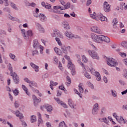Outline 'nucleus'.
<instances>
[{"label": "nucleus", "instance_id": "f257e3e1", "mask_svg": "<svg viewBox=\"0 0 127 127\" xmlns=\"http://www.w3.org/2000/svg\"><path fill=\"white\" fill-rule=\"evenodd\" d=\"M55 40L58 45L61 47V50L57 47H55L54 48V51L58 55L62 56L63 54H68V53H71V47L63 45L61 42V40L58 37H56Z\"/></svg>", "mask_w": 127, "mask_h": 127}, {"label": "nucleus", "instance_id": "f03ea898", "mask_svg": "<svg viewBox=\"0 0 127 127\" xmlns=\"http://www.w3.org/2000/svg\"><path fill=\"white\" fill-rule=\"evenodd\" d=\"M91 37L94 42L96 43H99L102 44L103 42H106V43H110L111 39L109 37L103 35H97L95 33H91Z\"/></svg>", "mask_w": 127, "mask_h": 127}, {"label": "nucleus", "instance_id": "7ed1b4c3", "mask_svg": "<svg viewBox=\"0 0 127 127\" xmlns=\"http://www.w3.org/2000/svg\"><path fill=\"white\" fill-rule=\"evenodd\" d=\"M90 16L93 18V19H95L97 21H107V17L104 16L102 13H98L96 14L95 12H93V14H90Z\"/></svg>", "mask_w": 127, "mask_h": 127}, {"label": "nucleus", "instance_id": "20e7f679", "mask_svg": "<svg viewBox=\"0 0 127 127\" xmlns=\"http://www.w3.org/2000/svg\"><path fill=\"white\" fill-rule=\"evenodd\" d=\"M21 33L25 40H28L29 39V37H31L33 36V32H32V30H28L27 31V34L25 32V29H21L20 30Z\"/></svg>", "mask_w": 127, "mask_h": 127}, {"label": "nucleus", "instance_id": "39448f33", "mask_svg": "<svg viewBox=\"0 0 127 127\" xmlns=\"http://www.w3.org/2000/svg\"><path fill=\"white\" fill-rule=\"evenodd\" d=\"M107 64L110 67H116L118 65V62L113 58H107Z\"/></svg>", "mask_w": 127, "mask_h": 127}, {"label": "nucleus", "instance_id": "423d86ee", "mask_svg": "<svg viewBox=\"0 0 127 127\" xmlns=\"http://www.w3.org/2000/svg\"><path fill=\"white\" fill-rule=\"evenodd\" d=\"M51 36L52 37H60V38H61L62 39L64 38L63 34L60 32V30L57 29L54 30L53 32L51 33Z\"/></svg>", "mask_w": 127, "mask_h": 127}, {"label": "nucleus", "instance_id": "0eeeda50", "mask_svg": "<svg viewBox=\"0 0 127 127\" xmlns=\"http://www.w3.org/2000/svg\"><path fill=\"white\" fill-rule=\"evenodd\" d=\"M90 31L97 34H102V30L97 25H93L90 27Z\"/></svg>", "mask_w": 127, "mask_h": 127}, {"label": "nucleus", "instance_id": "6e6552de", "mask_svg": "<svg viewBox=\"0 0 127 127\" xmlns=\"http://www.w3.org/2000/svg\"><path fill=\"white\" fill-rule=\"evenodd\" d=\"M88 53L93 59H96V60H100V57L99 56V55L95 51H91L89 50L88 51Z\"/></svg>", "mask_w": 127, "mask_h": 127}, {"label": "nucleus", "instance_id": "1a4fd4ad", "mask_svg": "<svg viewBox=\"0 0 127 127\" xmlns=\"http://www.w3.org/2000/svg\"><path fill=\"white\" fill-rule=\"evenodd\" d=\"M99 110H100V107H99V104L95 103L93 105V109L92 110V114L93 116H96L98 114V112H99Z\"/></svg>", "mask_w": 127, "mask_h": 127}, {"label": "nucleus", "instance_id": "9d476101", "mask_svg": "<svg viewBox=\"0 0 127 127\" xmlns=\"http://www.w3.org/2000/svg\"><path fill=\"white\" fill-rule=\"evenodd\" d=\"M75 57L77 59V62L78 64H80V65L82 67V69L86 71V66L84 65V64L82 63V60L81 59V56L78 54L75 55Z\"/></svg>", "mask_w": 127, "mask_h": 127}, {"label": "nucleus", "instance_id": "9b49d317", "mask_svg": "<svg viewBox=\"0 0 127 127\" xmlns=\"http://www.w3.org/2000/svg\"><path fill=\"white\" fill-rule=\"evenodd\" d=\"M11 112L13 114V115H15V116H16L17 118H19L20 120H22V119L24 118V117L23 116V114L20 113V112H19V111L18 110H16V111L11 110Z\"/></svg>", "mask_w": 127, "mask_h": 127}, {"label": "nucleus", "instance_id": "f8f14e48", "mask_svg": "<svg viewBox=\"0 0 127 127\" xmlns=\"http://www.w3.org/2000/svg\"><path fill=\"white\" fill-rule=\"evenodd\" d=\"M54 99L57 103H58V104H60L61 106H62L64 109H67L68 108V105H67V104H66V103H64L63 101H61L59 98L55 97Z\"/></svg>", "mask_w": 127, "mask_h": 127}, {"label": "nucleus", "instance_id": "ddd939ff", "mask_svg": "<svg viewBox=\"0 0 127 127\" xmlns=\"http://www.w3.org/2000/svg\"><path fill=\"white\" fill-rule=\"evenodd\" d=\"M103 9L105 12H109L111 11V5L109 4L108 2L105 1L103 4Z\"/></svg>", "mask_w": 127, "mask_h": 127}, {"label": "nucleus", "instance_id": "4468645a", "mask_svg": "<svg viewBox=\"0 0 127 127\" xmlns=\"http://www.w3.org/2000/svg\"><path fill=\"white\" fill-rule=\"evenodd\" d=\"M11 76L13 77L15 84L19 83V77L15 72L11 73Z\"/></svg>", "mask_w": 127, "mask_h": 127}, {"label": "nucleus", "instance_id": "2eb2a0df", "mask_svg": "<svg viewBox=\"0 0 127 127\" xmlns=\"http://www.w3.org/2000/svg\"><path fill=\"white\" fill-rule=\"evenodd\" d=\"M64 35L66 36V37H67V38H69V39H73V38H76V37L75 36V35H74L72 32L66 31L64 32Z\"/></svg>", "mask_w": 127, "mask_h": 127}, {"label": "nucleus", "instance_id": "dca6fc26", "mask_svg": "<svg viewBox=\"0 0 127 127\" xmlns=\"http://www.w3.org/2000/svg\"><path fill=\"white\" fill-rule=\"evenodd\" d=\"M62 26L65 30H69L71 29V27L69 25V23L67 21H63L62 22Z\"/></svg>", "mask_w": 127, "mask_h": 127}, {"label": "nucleus", "instance_id": "f3484780", "mask_svg": "<svg viewBox=\"0 0 127 127\" xmlns=\"http://www.w3.org/2000/svg\"><path fill=\"white\" fill-rule=\"evenodd\" d=\"M35 25L37 27V29H38L41 33H44L45 32L44 28H43L39 23H35Z\"/></svg>", "mask_w": 127, "mask_h": 127}, {"label": "nucleus", "instance_id": "a211bd4d", "mask_svg": "<svg viewBox=\"0 0 127 127\" xmlns=\"http://www.w3.org/2000/svg\"><path fill=\"white\" fill-rule=\"evenodd\" d=\"M117 122L119 124H120V125H127V120L124 119L123 116H120V118L117 119Z\"/></svg>", "mask_w": 127, "mask_h": 127}, {"label": "nucleus", "instance_id": "6ab92c4d", "mask_svg": "<svg viewBox=\"0 0 127 127\" xmlns=\"http://www.w3.org/2000/svg\"><path fill=\"white\" fill-rule=\"evenodd\" d=\"M30 65L31 67L33 68V69H34V71L36 72V73H38V71H39V66L33 63H30Z\"/></svg>", "mask_w": 127, "mask_h": 127}, {"label": "nucleus", "instance_id": "aec40b11", "mask_svg": "<svg viewBox=\"0 0 127 127\" xmlns=\"http://www.w3.org/2000/svg\"><path fill=\"white\" fill-rule=\"evenodd\" d=\"M82 69L85 77H86V78H87V79H91V75H90V74H89V73H88V72H87V71H88V66H85V70H84V68Z\"/></svg>", "mask_w": 127, "mask_h": 127}, {"label": "nucleus", "instance_id": "412c9836", "mask_svg": "<svg viewBox=\"0 0 127 127\" xmlns=\"http://www.w3.org/2000/svg\"><path fill=\"white\" fill-rule=\"evenodd\" d=\"M39 17L41 21L42 22H45V21L47 20V17L46 16H45V15H44V14L40 13L39 14Z\"/></svg>", "mask_w": 127, "mask_h": 127}, {"label": "nucleus", "instance_id": "4be33fe9", "mask_svg": "<svg viewBox=\"0 0 127 127\" xmlns=\"http://www.w3.org/2000/svg\"><path fill=\"white\" fill-rule=\"evenodd\" d=\"M68 103L69 107L71 109H76V104H74V102H73V101H72L71 99H68Z\"/></svg>", "mask_w": 127, "mask_h": 127}, {"label": "nucleus", "instance_id": "5701e85b", "mask_svg": "<svg viewBox=\"0 0 127 127\" xmlns=\"http://www.w3.org/2000/svg\"><path fill=\"white\" fill-rule=\"evenodd\" d=\"M32 99L33 100L34 104L35 106L38 104V103H40L41 101L40 99H38V98L35 95H33Z\"/></svg>", "mask_w": 127, "mask_h": 127}, {"label": "nucleus", "instance_id": "b1692460", "mask_svg": "<svg viewBox=\"0 0 127 127\" xmlns=\"http://www.w3.org/2000/svg\"><path fill=\"white\" fill-rule=\"evenodd\" d=\"M87 71H88V72H91L92 75H95L96 73H98V71H96V70H95V69H94L93 67L89 68L88 66Z\"/></svg>", "mask_w": 127, "mask_h": 127}, {"label": "nucleus", "instance_id": "393cba45", "mask_svg": "<svg viewBox=\"0 0 127 127\" xmlns=\"http://www.w3.org/2000/svg\"><path fill=\"white\" fill-rule=\"evenodd\" d=\"M8 18H9L10 20H12V21H19V19L18 18L14 17L11 16V15L10 14L8 15Z\"/></svg>", "mask_w": 127, "mask_h": 127}, {"label": "nucleus", "instance_id": "a878e982", "mask_svg": "<svg viewBox=\"0 0 127 127\" xmlns=\"http://www.w3.org/2000/svg\"><path fill=\"white\" fill-rule=\"evenodd\" d=\"M41 46V45L38 43V41H37V40H34V44H33V47L34 48H36V49H38V48Z\"/></svg>", "mask_w": 127, "mask_h": 127}, {"label": "nucleus", "instance_id": "bb28decb", "mask_svg": "<svg viewBox=\"0 0 127 127\" xmlns=\"http://www.w3.org/2000/svg\"><path fill=\"white\" fill-rule=\"evenodd\" d=\"M45 109L47 110V112H49V113H51L53 110V108H52V106L50 105H47L45 106Z\"/></svg>", "mask_w": 127, "mask_h": 127}, {"label": "nucleus", "instance_id": "cd10ccee", "mask_svg": "<svg viewBox=\"0 0 127 127\" xmlns=\"http://www.w3.org/2000/svg\"><path fill=\"white\" fill-rule=\"evenodd\" d=\"M0 4H4L5 6H8V0H0Z\"/></svg>", "mask_w": 127, "mask_h": 127}, {"label": "nucleus", "instance_id": "c85d7f7f", "mask_svg": "<svg viewBox=\"0 0 127 127\" xmlns=\"http://www.w3.org/2000/svg\"><path fill=\"white\" fill-rule=\"evenodd\" d=\"M67 67L68 68V69H70V70L75 68V65H74V64H73L72 61L68 62Z\"/></svg>", "mask_w": 127, "mask_h": 127}, {"label": "nucleus", "instance_id": "c756f323", "mask_svg": "<svg viewBox=\"0 0 127 127\" xmlns=\"http://www.w3.org/2000/svg\"><path fill=\"white\" fill-rule=\"evenodd\" d=\"M37 121V118L35 115L31 116L30 122L32 124H33V123H36Z\"/></svg>", "mask_w": 127, "mask_h": 127}, {"label": "nucleus", "instance_id": "7c9ffc66", "mask_svg": "<svg viewBox=\"0 0 127 127\" xmlns=\"http://www.w3.org/2000/svg\"><path fill=\"white\" fill-rule=\"evenodd\" d=\"M99 121H100V122L101 123H104V124H106V125H110V122L108 121V119H107L106 118H103L102 119H99Z\"/></svg>", "mask_w": 127, "mask_h": 127}, {"label": "nucleus", "instance_id": "2f4dec72", "mask_svg": "<svg viewBox=\"0 0 127 127\" xmlns=\"http://www.w3.org/2000/svg\"><path fill=\"white\" fill-rule=\"evenodd\" d=\"M111 95L113 98H118V93H117V91L114 89H111L110 90Z\"/></svg>", "mask_w": 127, "mask_h": 127}, {"label": "nucleus", "instance_id": "473e14b6", "mask_svg": "<svg viewBox=\"0 0 127 127\" xmlns=\"http://www.w3.org/2000/svg\"><path fill=\"white\" fill-rule=\"evenodd\" d=\"M94 76H95V78L97 81H101L102 80L101 74H100V73H99V72H96V74H94Z\"/></svg>", "mask_w": 127, "mask_h": 127}, {"label": "nucleus", "instance_id": "72a5a7b5", "mask_svg": "<svg viewBox=\"0 0 127 127\" xmlns=\"http://www.w3.org/2000/svg\"><path fill=\"white\" fill-rule=\"evenodd\" d=\"M39 12V9L36 8L35 11L33 12V15L35 17L38 18L39 17V15L38 14Z\"/></svg>", "mask_w": 127, "mask_h": 127}, {"label": "nucleus", "instance_id": "f704fd0d", "mask_svg": "<svg viewBox=\"0 0 127 127\" xmlns=\"http://www.w3.org/2000/svg\"><path fill=\"white\" fill-rule=\"evenodd\" d=\"M22 88L23 90H24V91L25 92L26 95H27L28 96H30V93L28 92V89H27L26 86H25V85H22Z\"/></svg>", "mask_w": 127, "mask_h": 127}, {"label": "nucleus", "instance_id": "c9c22d12", "mask_svg": "<svg viewBox=\"0 0 127 127\" xmlns=\"http://www.w3.org/2000/svg\"><path fill=\"white\" fill-rule=\"evenodd\" d=\"M113 24L114 28L118 27V19L117 18H114L113 20Z\"/></svg>", "mask_w": 127, "mask_h": 127}, {"label": "nucleus", "instance_id": "e433bc0d", "mask_svg": "<svg viewBox=\"0 0 127 127\" xmlns=\"http://www.w3.org/2000/svg\"><path fill=\"white\" fill-rule=\"evenodd\" d=\"M57 85H58V83L55 82L53 81H51L50 87L51 90H53V86H57Z\"/></svg>", "mask_w": 127, "mask_h": 127}, {"label": "nucleus", "instance_id": "4c0bfd02", "mask_svg": "<svg viewBox=\"0 0 127 127\" xmlns=\"http://www.w3.org/2000/svg\"><path fill=\"white\" fill-rule=\"evenodd\" d=\"M10 5L12 8L13 9H15V10H18V8H17V6H16V4H15L14 3L12 2H10Z\"/></svg>", "mask_w": 127, "mask_h": 127}, {"label": "nucleus", "instance_id": "58836bf2", "mask_svg": "<svg viewBox=\"0 0 127 127\" xmlns=\"http://www.w3.org/2000/svg\"><path fill=\"white\" fill-rule=\"evenodd\" d=\"M78 89L80 94L84 93V89H83V84L80 83L78 85Z\"/></svg>", "mask_w": 127, "mask_h": 127}, {"label": "nucleus", "instance_id": "ea45409f", "mask_svg": "<svg viewBox=\"0 0 127 127\" xmlns=\"http://www.w3.org/2000/svg\"><path fill=\"white\" fill-rule=\"evenodd\" d=\"M54 9H55L56 10H58V9H60L61 10H64V8L63 6H55L53 7Z\"/></svg>", "mask_w": 127, "mask_h": 127}, {"label": "nucleus", "instance_id": "a19ab883", "mask_svg": "<svg viewBox=\"0 0 127 127\" xmlns=\"http://www.w3.org/2000/svg\"><path fill=\"white\" fill-rule=\"evenodd\" d=\"M24 81L25 82H26V83H28V84H29V87H30V88L32 87V85H31V84H30L32 81L29 80V79H28V78H27V77L24 78Z\"/></svg>", "mask_w": 127, "mask_h": 127}, {"label": "nucleus", "instance_id": "79ce46f5", "mask_svg": "<svg viewBox=\"0 0 127 127\" xmlns=\"http://www.w3.org/2000/svg\"><path fill=\"white\" fill-rule=\"evenodd\" d=\"M121 46H123L125 49H127V41H125L121 43Z\"/></svg>", "mask_w": 127, "mask_h": 127}, {"label": "nucleus", "instance_id": "37998d69", "mask_svg": "<svg viewBox=\"0 0 127 127\" xmlns=\"http://www.w3.org/2000/svg\"><path fill=\"white\" fill-rule=\"evenodd\" d=\"M64 9H68V8H70V2H67L64 5Z\"/></svg>", "mask_w": 127, "mask_h": 127}, {"label": "nucleus", "instance_id": "c03bdc74", "mask_svg": "<svg viewBox=\"0 0 127 127\" xmlns=\"http://www.w3.org/2000/svg\"><path fill=\"white\" fill-rule=\"evenodd\" d=\"M105 114H106V108L103 107L101 109L100 115L101 116H103Z\"/></svg>", "mask_w": 127, "mask_h": 127}, {"label": "nucleus", "instance_id": "a18cd8bd", "mask_svg": "<svg viewBox=\"0 0 127 127\" xmlns=\"http://www.w3.org/2000/svg\"><path fill=\"white\" fill-rule=\"evenodd\" d=\"M53 61L55 64H58V62H59V60H58V58L56 56H54L53 57Z\"/></svg>", "mask_w": 127, "mask_h": 127}, {"label": "nucleus", "instance_id": "49530a36", "mask_svg": "<svg viewBox=\"0 0 127 127\" xmlns=\"http://www.w3.org/2000/svg\"><path fill=\"white\" fill-rule=\"evenodd\" d=\"M66 126V125L65 122L64 121H63L60 123L59 127H65Z\"/></svg>", "mask_w": 127, "mask_h": 127}, {"label": "nucleus", "instance_id": "de8ad7c7", "mask_svg": "<svg viewBox=\"0 0 127 127\" xmlns=\"http://www.w3.org/2000/svg\"><path fill=\"white\" fill-rule=\"evenodd\" d=\"M13 93L14 96H18V94H19V90L18 89H15L13 90Z\"/></svg>", "mask_w": 127, "mask_h": 127}, {"label": "nucleus", "instance_id": "09e8293b", "mask_svg": "<svg viewBox=\"0 0 127 127\" xmlns=\"http://www.w3.org/2000/svg\"><path fill=\"white\" fill-rule=\"evenodd\" d=\"M9 57L11 59H12V60L14 61V59H15V55L11 53L9 54Z\"/></svg>", "mask_w": 127, "mask_h": 127}, {"label": "nucleus", "instance_id": "8fccbe9b", "mask_svg": "<svg viewBox=\"0 0 127 127\" xmlns=\"http://www.w3.org/2000/svg\"><path fill=\"white\" fill-rule=\"evenodd\" d=\"M86 84L88 85L89 87L91 88V89H94V85L91 83L90 81H87Z\"/></svg>", "mask_w": 127, "mask_h": 127}, {"label": "nucleus", "instance_id": "3c124183", "mask_svg": "<svg viewBox=\"0 0 127 127\" xmlns=\"http://www.w3.org/2000/svg\"><path fill=\"white\" fill-rule=\"evenodd\" d=\"M82 59V62H84V63H87V62H88V59L86 57V56H83Z\"/></svg>", "mask_w": 127, "mask_h": 127}, {"label": "nucleus", "instance_id": "603ef678", "mask_svg": "<svg viewBox=\"0 0 127 127\" xmlns=\"http://www.w3.org/2000/svg\"><path fill=\"white\" fill-rule=\"evenodd\" d=\"M30 85H31L32 86V87L31 88H32V87H36V88H37V83H35V82L34 81H32L30 83Z\"/></svg>", "mask_w": 127, "mask_h": 127}, {"label": "nucleus", "instance_id": "864d4df0", "mask_svg": "<svg viewBox=\"0 0 127 127\" xmlns=\"http://www.w3.org/2000/svg\"><path fill=\"white\" fill-rule=\"evenodd\" d=\"M73 91H74V93H75V94H77V95H78V96H79V97H80V98H82V94L79 93L78 92V90L77 89H74Z\"/></svg>", "mask_w": 127, "mask_h": 127}, {"label": "nucleus", "instance_id": "5fc2aeb1", "mask_svg": "<svg viewBox=\"0 0 127 127\" xmlns=\"http://www.w3.org/2000/svg\"><path fill=\"white\" fill-rule=\"evenodd\" d=\"M119 55L123 58H126L127 57V54L126 53H119Z\"/></svg>", "mask_w": 127, "mask_h": 127}, {"label": "nucleus", "instance_id": "6e6d98bb", "mask_svg": "<svg viewBox=\"0 0 127 127\" xmlns=\"http://www.w3.org/2000/svg\"><path fill=\"white\" fill-rule=\"evenodd\" d=\"M3 10L4 11H6L7 12H10L11 10H10V8H9V7H4L3 8Z\"/></svg>", "mask_w": 127, "mask_h": 127}, {"label": "nucleus", "instance_id": "4d7b16f0", "mask_svg": "<svg viewBox=\"0 0 127 127\" xmlns=\"http://www.w3.org/2000/svg\"><path fill=\"white\" fill-rule=\"evenodd\" d=\"M40 49V52L41 54H43V50H44V47L42 46H40V47L38 48Z\"/></svg>", "mask_w": 127, "mask_h": 127}, {"label": "nucleus", "instance_id": "13d9d810", "mask_svg": "<svg viewBox=\"0 0 127 127\" xmlns=\"http://www.w3.org/2000/svg\"><path fill=\"white\" fill-rule=\"evenodd\" d=\"M66 79H67V81L68 82H67L66 84L67 85H70V84H71V78H70V77L69 76H67L66 77Z\"/></svg>", "mask_w": 127, "mask_h": 127}, {"label": "nucleus", "instance_id": "bf43d9fd", "mask_svg": "<svg viewBox=\"0 0 127 127\" xmlns=\"http://www.w3.org/2000/svg\"><path fill=\"white\" fill-rule=\"evenodd\" d=\"M67 54H65L64 56V58L67 60L68 62H71L72 60H71V59H70V57L69 56L66 55Z\"/></svg>", "mask_w": 127, "mask_h": 127}, {"label": "nucleus", "instance_id": "052dcab7", "mask_svg": "<svg viewBox=\"0 0 127 127\" xmlns=\"http://www.w3.org/2000/svg\"><path fill=\"white\" fill-rule=\"evenodd\" d=\"M75 68L74 67V68H72L71 70V73L72 75V76H74V75L76 74V70H75Z\"/></svg>", "mask_w": 127, "mask_h": 127}, {"label": "nucleus", "instance_id": "680f3d73", "mask_svg": "<svg viewBox=\"0 0 127 127\" xmlns=\"http://www.w3.org/2000/svg\"><path fill=\"white\" fill-rule=\"evenodd\" d=\"M32 53L33 56H34V55H38V54H39L38 51H33Z\"/></svg>", "mask_w": 127, "mask_h": 127}, {"label": "nucleus", "instance_id": "e2e57ef3", "mask_svg": "<svg viewBox=\"0 0 127 127\" xmlns=\"http://www.w3.org/2000/svg\"><path fill=\"white\" fill-rule=\"evenodd\" d=\"M28 6H32V7H35L36 6V4L34 2L29 3Z\"/></svg>", "mask_w": 127, "mask_h": 127}, {"label": "nucleus", "instance_id": "0e129e2a", "mask_svg": "<svg viewBox=\"0 0 127 127\" xmlns=\"http://www.w3.org/2000/svg\"><path fill=\"white\" fill-rule=\"evenodd\" d=\"M90 45H91L92 49H93V50H95V51H98V48H97V47H96V46L93 45V44H90Z\"/></svg>", "mask_w": 127, "mask_h": 127}, {"label": "nucleus", "instance_id": "69168bd1", "mask_svg": "<svg viewBox=\"0 0 127 127\" xmlns=\"http://www.w3.org/2000/svg\"><path fill=\"white\" fill-rule=\"evenodd\" d=\"M90 45H91L92 49H93V50H95V51H98V48H97V47H96V46L93 45V44H90Z\"/></svg>", "mask_w": 127, "mask_h": 127}, {"label": "nucleus", "instance_id": "338daca9", "mask_svg": "<svg viewBox=\"0 0 127 127\" xmlns=\"http://www.w3.org/2000/svg\"><path fill=\"white\" fill-rule=\"evenodd\" d=\"M14 107L16 109H17L18 107H19V104H18V102L15 101L14 103Z\"/></svg>", "mask_w": 127, "mask_h": 127}, {"label": "nucleus", "instance_id": "774afa93", "mask_svg": "<svg viewBox=\"0 0 127 127\" xmlns=\"http://www.w3.org/2000/svg\"><path fill=\"white\" fill-rule=\"evenodd\" d=\"M46 126L47 127H51V123H50V122H47L46 124Z\"/></svg>", "mask_w": 127, "mask_h": 127}]
</instances>
